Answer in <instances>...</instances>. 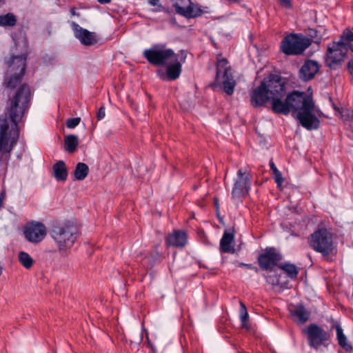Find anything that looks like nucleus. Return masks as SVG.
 <instances>
[{
	"label": "nucleus",
	"mask_w": 353,
	"mask_h": 353,
	"mask_svg": "<svg viewBox=\"0 0 353 353\" xmlns=\"http://www.w3.org/2000/svg\"><path fill=\"white\" fill-rule=\"evenodd\" d=\"M31 100V92L30 86L27 83L21 84L16 90L13 96L10 99L9 115L14 125L15 137L12 138L11 145L8 144L9 137L8 130V122L4 119L0 124V151L10 152L12 148V143L16 142L18 136V123L21 121L30 106Z\"/></svg>",
	"instance_id": "nucleus-1"
},
{
	"label": "nucleus",
	"mask_w": 353,
	"mask_h": 353,
	"mask_svg": "<svg viewBox=\"0 0 353 353\" xmlns=\"http://www.w3.org/2000/svg\"><path fill=\"white\" fill-rule=\"evenodd\" d=\"M314 103L312 98L304 92L294 90L286 95L285 101L279 97L272 99V110L276 114L288 115L290 111H302Z\"/></svg>",
	"instance_id": "nucleus-2"
},
{
	"label": "nucleus",
	"mask_w": 353,
	"mask_h": 353,
	"mask_svg": "<svg viewBox=\"0 0 353 353\" xmlns=\"http://www.w3.org/2000/svg\"><path fill=\"white\" fill-rule=\"evenodd\" d=\"M308 243L327 261H333L336 255L337 249L333 241L332 234L325 228L319 229L312 233L308 238Z\"/></svg>",
	"instance_id": "nucleus-3"
},
{
	"label": "nucleus",
	"mask_w": 353,
	"mask_h": 353,
	"mask_svg": "<svg viewBox=\"0 0 353 353\" xmlns=\"http://www.w3.org/2000/svg\"><path fill=\"white\" fill-rule=\"evenodd\" d=\"M27 53L19 55H12L6 61L8 74L3 81V85L8 88H15L19 85L25 74L26 69Z\"/></svg>",
	"instance_id": "nucleus-4"
},
{
	"label": "nucleus",
	"mask_w": 353,
	"mask_h": 353,
	"mask_svg": "<svg viewBox=\"0 0 353 353\" xmlns=\"http://www.w3.org/2000/svg\"><path fill=\"white\" fill-rule=\"evenodd\" d=\"M77 228L69 221L54 224L51 230V237L57 243L59 250L70 248L76 241Z\"/></svg>",
	"instance_id": "nucleus-5"
},
{
	"label": "nucleus",
	"mask_w": 353,
	"mask_h": 353,
	"mask_svg": "<svg viewBox=\"0 0 353 353\" xmlns=\"http://www.w3.org/2000/svg\"><path fill=\"white\" fill-rule=\"evenodd\" d=\"M176 53L171 48H168L165 43H157L143 52V57L152 65H165Z\"/></svg>",
	"instance_id": "nucleus-6"
},
{
	"label": "nucleus",
	"mask_w": 353,
	"mask_h": 353,
	"mask_svg": "<svg viewBox=\"0 0 353 353\" xmlns=\"http://www.w3.org/2000/svg\"><path fill=\"white\" fill-rule=\"evenodd\" d=\"M311 44V40L301 34H290L281 41V49L287 55L302 54Z\"/></svg>",
	"instance_id": "nucleus-7"
},
{
	"label": "nucleus",
	"mask_w": 353,
	"mask_h": 353,
	"mask_svg": "<svg viewBox=\"0 0 353 353\" xmlns=\"http://www.w3.org/2000/svg\"><path fill=\"white\" fill-rule=\"evenodd\" d=\"M302 333L307 336L308 345L315 350H319L321 345L327 347L328 345L330 334L315 323H311L304 327Z\"/></svg>",
	"instance_id": "nucleus-8"
},
{
	"label": "nucleus",
	"mask_w": 353,
	"mask_h": 353,
	"mask_svg": "<svg viewBox=\"0 0 353 353\" xmlns=\"http://www.w3.org/2000/svg\"><path fill=\"white\" fill-rule=\"evenodd\" d=\"M252 174L248 168H240L237 171L236 179L232 190L233 199L245 196L251 188Z\"/></svg>",
	"instance_id": "nucleus-9"
},
{
	"label": "nucleus",
	"mask_w": 353,
	"mask_h": 353,
	"mask_svg": "<svg viewBox=\"0 0 353 353\" xmlns=\"http://www.w3.org/2000/svg\"><path fill=\"white\" fill-rule=\"evenodd\" d=\"M318 112L314 103L307 105V107L296 114V119L299 123L307 130H317L320 126V120L316 116Z\"/></svg>",
	"instance_id": "nucleus-10"
},
{
	"label": "nucleus",
	"mask_w": 353,
	"mask_h": 353,
	"mask_svg": "<svg viewBox=\"0 0 353 353\" xmlns=\"http://www.w3.org/2000/svg\"><path fill=\"white\" fill-rule=\"evenodd\" d=\"M262 82L265 83V89L271 96V99L274 97L282 98L286 94V83L284 79L277 74H270L263 79Z\"/></svg>",
	"instance_id": "nucleus-11"
},
{
	"label": "nucleus",
	"mask_w": 353,
	"mask_h": 353,
	"mask_svg": "<svg viewBox=\"0 0 353 353\" xmlns=\"http://www.w3.org/2000/svg\"><path fill=\"white\" fill-rule=\"evenodd\" d=\"M23 233L28 241L37 243L45 238L46 228L42 223L32 221L26 225Z\"/></svg>",
	"instance_id": "nucleus-12"
},
{
	"label": "nucleus",
	"mask_w": 353,
	"mask_h": 353,
	"mask_svg": "<svg viewBox=\"0 0 353 353\" xmlns=\"http://www.w3.org/2000/svg\"><path fill=\"white\" fill-rule=\"evenodd\" d=\"M170 63L165 67V72L158 70V76L163 81H174L177 79L182 72V64L179 61L178 54H175L174 58H172L169 61Z\"/></svg>",
	"instance_id": "nucleus-13"
},
{
	"label": "nucleus",
	"mask_w": 353,
	"mask_h": 353,
	"mask_svg": "<svg viewBox=\"0 0 353 353\" xmlns=\"http://www.w3.org/2000/svg\"><path fill=\"white\" fill-rule=\"evenodd\" d=\"M281 260V254L275 252L273 248L266 249L258 257V263L262 270H272L278 265L277 263Z\"/></svg>",
	"instance_id": "nucleus-14"
},
{
	"label": "nucleus",
	"mask_w": 353,
	"mask_h": 353,
	"mask_svg": "<svg viewBox=\"0 0 353 353\" xmlns=\"http://www.w3.org/2000/svg\"><path fill=\"white\" fill-rule=\"evenodd\" d=\"M70 26L74 32V37L79 39L83 46H90L97 43L98 39L95 32H90L81 28L74 21H72Z\"/></svg>",
	"instance_id": "nucleus-15"
},
{
	"label": "nucleus",
	"mask_w": 353,
	"mask_h": 353,
	"mask_svg": "<svg viewBox=\"0 0 353 353\" xmlns=\"http://www.w3.org/2000/svg\"><path fill=\"white\" fill-rule=\"evenodd\" d=\"M347 53L344 50H338L327 46L325 54V65L332 70H336L339 68L344 61Z\"/></svg>",
	"instance_id": "nucleus-16"
},
{
	"label": "nucleus",
	"mask_w": 353,
	"mask_h": 353,
	"mask_svg": "<svg viewBox=\"0 0 353 353\" xmlns=\"http://www.w3.org/2000/svg\"><path fill=\"white\" fill-rule=\"evenodd\" d=\"M265 83L261 81L260 85L254 89L250 94V102L254 108L261 107L271 99V96L265 89Z\"/></svg>",
	"instance_id": "nucleus-17"
},
{
	"label": "nucleus",
	"mask_w": 353,
	"mask_h": 353,
	"mask_svg": "<svg viewBox=\"0 0 353 353\" xmlns=\"http://www.w3.org/2000/svg\"><path fill=\"white\" fill-rule=\"evenodd\" d=\"M319 70V63L313 60H307L299 70V78L307 81L312 79Z\"/></svg>",
	"instance_id": "nucleus-18"
},
{
	"label": "nucleus",
	"mask_w": 353,
	"mask_h": 353,
	"mask_svg": "<svg viewBox=\"0 0 353 353\" xmlns=\"http://www.w3.org/2000/svg\"><path fill=\"white\" fill-rule=\"evenodd\" d=\"M165 242L170 246L183 247L187 243V234L183 231H174L167 236Z\"/></svg>",
	"instance_id": "nucleus-19"
},
{
	"label": "nucleus",
	"mask_w": 353,
	"mask_h": 353,
	"mask_svg": "<svg viewBox=\"0 0 353 353\" xmlns=\"http://www.w3.org/2000/svg\"><path fill=\"white\" fill-rule=\"evenodd\" d=\"M290 312L294 321L300 325L306 323L310 316V312L302 305H298Z\"/></svg>",
	"instance_id": "nucleus-20"
},
{
	"label": "nucleus",
	"mask_w": 353,
	"mask_h": 353,
	"mask_svg": "<svg viewBox=\"0 0 353 353\" xmlns=\"http://www.w3.org/2000/svg\"><path fill=\"white\" fill-rule=\"evenodd\" d=\"M234 235L233 232L225 230L220 241V248L222 252L233 253L234 248L232 246L234 242Z\"/></svg>",
	"instance_id": "nucleus-21"
},
{
	"label": "nucleus",
	"mask_w": 353,
	"mask_h": 353,
	"mask_svg": "<svg viewBox=\"0 0 353 353\" xmlns=\"http://www.w3.org/2000/svg\"><path fill=\"white\" fill-rule=\"evenodd\" d=\"M332 328H335L336 332V339L339 345L346 352H351L352 346L348 343L346 336L343 334V330L341 326L336 323L332 326Z\"/></svg>",
	"instance_id": "nucleus-22"
},
{
	"label": "nucleus",
	"mask_w": 353,
	"mask_h": 353,
	"mask_svg": "<svg viewBox=\"0 0 353 353\" xmlns=\"http://www.w3.org/2000/svg\"><path fill=\"white\" fill-rule=\"evenodd\" d=\"M54 178L59 181H65L68 177V170L63 161H59L52 166Z\"/></svg>",
	"instance_id": "nucleus-23"
},
{
	"label": "nucleus",
	"mask_w": 353,
	"mask_h": 353,
	"mask_svg": "<svg viewBox=\"0 0 353 353\" xmlns=\"http://www.w3.org/2000/svg\"><path fill=\"white\" fill-rule=\"evenodd\" d=\"M231 73V68L228 65V61L225 58L219 59L216 64V79L229 75Z\"/></svg>",
	"instance_id": "nucleus-24"
},
{
	"label": "nucleus",
	"mask_w": 353,
	"mask_h": 353,
	"mask_svg": "<svg viewBox=\"0 0 353 353\" xmlns=\"http://www.w3.org/2000/svg\"><path fill=\"white\" fill-rule=\"evenodd\" d=\"M222 79L223 88L224 92L228 94L232 95L234 92V87L236 86V81L232 74L221 77Z\"/></svg>",
	"instance_id": "nucleus-25"
},
{
	"label": "nucleus",
	"mask_w": 353,
	"mask_h": 353,
	"mask_svg": "<svg viewBox=\"0 0 353 353\" xmlns=\"http://www.w3.org/2000/svg\"><path fill=\"white\" fill-rule=\"evenodd\" d=\"M79 145L78 137L74 134H68L65 137L64 147L68 152L72 153L76 151Z\"/></svg>",
	"instance_id": "nucleus-26"
},
{
	"label": "nucleus",
	"mask_w": 353,
	"mask_h": 353,
	"mask_svg": "<svg viewBox=\"0 0 353 353\" xmlns=\"http://www.w3.org/2000/svg\"><path fill=\"white\" fill-rule=\"evenodd\" d=\"M278 267L283 270L291 279H295L299 274L297 267L292 263H285L278 265Z\"/></svg>",
	"instance_id": "nucleus-27"
},
{
	"label": "nucleus",
	"mask_w": 353,
	"mask_h": 353,
	"mask_svg": "<svg viewBox=\"0 0 353 353\" xmlns=\"http://www.w3.org/2000/svg\"><path fill=\"white\" fill-rule=\"evenodd\" d=\"M89 168L84 163H78L74 171V175L77 180L82 181L88 174Z\"/></svg>",
	"instance_id": "nucleus-28"
},
{
	"label": "nucleus",
	"mask_w": 353,
	"mask_h": 353,
	"mask_svg": "<svg viewBox=\"0 0 353 353\" xmlns=\"http://www.w3.org/2000/svg\"><path fill=\"white\" fill-rule=\"evenodd\" d=\"M18 259L20 263L26 269H30L34 263V260L30 254L23 251H21L19 253Z\"/></svg>",
	"instance_id": "nucleus-29"
},
{
	"label": "nucleus",
	"mask_w": 353,
	"mask_h": 353,
	"mask_svg": "<svg viewBox=\"0 0 353 353\" xmlns=\"http://www.w3.org/2000/svg\"><path fill=\"white\" fill-rule=\"evenodd\" d=\"M240 319L241 322V327L249 330L250 329V325L248 323L249 315L245 305L243 302H240Z\"/></svg>",
	"instance_id": "nucleus-30"
},
{
	"label": "nucleus",
	"mask_w": 353,
	"mask_h": 353,
	"mask_svg": "<svg viewBox=\"0 0 353 353\" xmlns=\"http://www.w3.org/2000/svg\"><path fill=\"white\" fill-rule=\"evenodd\" d=\"M16 22V17L12 13L0 15V26H14Z\"/></svg>",
	"instance_id": "nucleus-31"
},
{
	"label": "nucleus",
	"mask_w": 353,
	"mask_h": 353,
	"mask_svg": "<svg viewBox=\"0 0 353 353\" xmlns=\"http://www.w3.org/2000/svg\"><path fill=\"white\" fill-rule=\"evenodd\" d=\"M270 169L272 170L274 178L278 186H281L283 182V178L281 172L276 168L272 161L270 162Z\"/></svg>",
	"instance_id": "nucleus-32"
},
{
	"label": "nucleus",
	"mask_w": 353,
	"mask_h": 353,
	"mask_svg": "<svg viewBox=\"0 0 353 353\" xmlns=\"http://www.w3.org/2000/svg\"><path fill=\"white\" fill-rule=\"evenodd\" d=\"M347 46L348 43L347 41L344 38H343V34H341L339 41L333 42L331 46L330 45V47H332L333 48L345 50V53H347Z\"/></svg>",
	"instance_id": "nucleus-33"
},
{
	"label": "nucleus",
	"mask_w": 353,
	"mask_h": 353,
	"mask_svg": "<svg viewBox=\"0 0 353 353\" xmlns=\"http://www.w3.org/2000/svg\"><path fill=\"white\" fill-rule=\"evenodd\" d=\"M340 113L345 121H353V109H343Z\"/></svg>",
	"instance_id": "nucleus-34"
},
{
	"label": "nucleus",
	"mask_w": 353,
	"mask_h": 353,
	"mask_svg": "<svg viewBox=\"0 0 353 353\" xmlns=\"http://www.w3.org/2000/svg\"><path fill=\"white\" fill-rule=\"evenodd\" d=\"M159 254L153 253L150 256H145L142 261V265H145L146 264H152L157 259Z\"/></svg>",
	"instance_id": "nucleus-35"
},
{
	"label": "nucleus",
	"mask_w": 353,
	"mask_h": 353,
	"mask_svg": "<svg viewBox=\"0 0 353 353\" xmlns=\"http://www.w3.org/2000/svg\"><path fill=\"white\" fill-rule=\"evenodd\" d=\"M80 121L81 119L79 117L68 119L66 121V126L70 129L74 128L79 124Z\"/></svg>",
	"instance_id": "nucleus-36"
},
{
	"label": "nucleus",
	"mask_w": 353,
	"mask_h": 353,
	"mask_svg": "<svg viewBox=\"0 0 353 353\" xmlns=\"http://www.w3.org/2000/svg\"><path fill=\"white\" fill-rule=\"evenodd\" d=\"M343 38H344L347 43L353 42V32L349 29H345L343 32Z\"/></svg>",
	"instance_id": "nucleus-37"
},
{
	"label": "nucleus",
	"mask_w": 353,
	"mask_h": 353,
	"mask_svg": "<svg viewBox=\"0 0 353 353\" xmlns=\"http://www.w3.org/2000/svg\"><path fill=\"white\" fill-rule=\"evenodd\" d=\"M318 33H319L318 30H316V29H313V28H310L308 30V32H307L308 35L310 37L317 39L315 41L316 43H319L321 41V37H319Z\"/></svg>",
	"instance_id": "nucleus-38"
},
{
	"label": "nucleus",
	"mask_w": 353,
	"mask_h": 353,
	"mask_svg": "<svg viewBox=\"0 0 353 353\" xmlns=\"http://www.w3.org/2000/svg\"><path fill=\"white\" fill-rule=\"evenodd\" d=\"M281 6L290 9L292 8V0H279Z\"/></svg>",
	"instance_id": "nucleus-39"
},
{
	"label": "nucleus",
	"mask_w": 353,
	"mask_h": 353,
	"mask_svg": "<svg viewBox=\"0 0 353 353\" xmlns=\"http://www.w3.org/2000/svg\"><path fill=\"white\" fill-rule=\"evenodd\" d=\"M239 267H241V268H246L248 269H250V270H254L255 272H258L259 270L255 266H253L252 264H248V263H239V265H238Z\"/></svg>",
	"instance_id": "nucleus-40"
},
{
	"label": "nucleus",
	"mask_w": 353,
	"mask_h": 353,
	"mask_svg": "<svg viewBox=\"0 0 353 353\" xmlns=\"http://www.w3.org/2000/svg\"><path fill=\"white\" fill-rule=\"evenodd\" d=\"M105 115V108L103 106L101 107L97 112V117L98 120H101L104 118Z\"/></svg>",
	"instance_id": "nucleus-41"
},
{
	"label": "nucleus",
	"mask_w": 353,
	"mask_h": 353,
	"mask_svg": "<svg viewBox=\"0 0 353 353\" xmlns=\"http://www.w3.org/2000/svg\"><path fill=\"white\" fill-rule=\"evenodd\" d=\"M6 190H3L0 193V209L3 208V203L6 199Z\"/></svg>",
	"instance_id": "nucleus-42"
},
{
	"label": "nucleus",
	"mask_w": 353,
	"mask_h": 353,
	"mask_svg": "<svg viewBox=\"0 0 353 353\" xmlns=\"http://www.w3.org/2000/svg\"><path fill=\"white\" fill-rule=\"evenodd\" d=\"M148 3L153 6L159 5L160 0H148Z\"/></svg>",
	"instance_id": "nucleus-43"
},
{
	"label": "nucleus",
	"mask_w": 353,
	"mask_h": 353,
	"mask_svg": "<svg viewBox=\"0 0 353 353\" xmlns=\"http://www.w3.org/2000/svg\"><path fill=\"white\" fill-rule=\"evenodd\" d=\"M347 67L350 70L351 74L353 76V60L348 62Z\"/></svg>",
	"instance_id": "nucleus-44"
},
{
	"label": "nucleus",
	"mask_w": 353,
	"mask_h": 353,
	"mask_svg": "<svg viewBox=\"0 0 353 353\" xmlns=\"http://www.w3.org/2000/svg\"><path fill=\"white\" fill-rule=\"evenodd\" d=\"M70 14L72 16L80 17V14L76 12V9L74 8H72L70 9Z\"/></svg>",
	"instance_id": "nucleus-45"
},
{
	"label": "nucleus",
	"mask_w": 353,
	"mask_h": 353,
	"mask_svg": "<svg viewBox=\"0 0 353 353\" xmlns=\"http://www.w3.org/2000/svg\"><path fill=\"white\" fill-rule=\"evenodd\" d=\"M157 6V8L155 10H154V11L159 12V11L165 10V8L162 5L159 4Z\"/></svg>",
	"instance_id": "nucleus-46"
},
{
	"label": "nucleus",
	"mask_w": 353,
	"mask_h": 353,
	"mask_svg": "<svg viewBox=\"0 0 353 353\" xmlns=\"http://www.w3.org/2000/svg\"><path fill=\"white\" fill-rule=\"evenodd\" d=\"M101 4H106L110 3L111 0H97Z\"/></svg>",
	"instance_id": "nucleus-47"
},
{
	"label": "nucleus",
	"mask_w": 353,
	"mask_h": 353,
	"mask_svg": "<svg viewBox=\"0 0 353 353\" xmlns=\"http://www.w3.org/2000/svg\"><path fill=\"white\" fill-rule=\"evenodd\" d=\"M350 49L353 52V43H349L347 46V50Z\"/></svg>",
	"instance_id": "nucleus-48"
},
{
	"label": "nucleus",
	"mask_w": 353,
	"mask_h": 353,
	"mask_svg": "<svg viewBox=\"0 0 353 353\" xmlns=\"http://www.w3.org/2000/svg\"><path fill=\"white\" fill-rule=\"evenodd\" d=\"M272 285H277V284H279V281H278V279H276V281H272Z\"/></svg>",
	"instance_id": "nucleus-49"
},
{
	"label": "nucleus",
	"mask_w": 353,
	"mask_h": 353,
	"mask_svg": "<svg viewBox=\"0 0 353 353\" xmlns=\"http://www.w3.org/2000/svg\"><path fill=\"white\" fill-rule=\"evenodd\" d=\"M231 3H239V0H228Z\"/></svg>",
	"instance_id": "nucleus-50"
},
{
	"label": "nucleus",
	"mask_w": 353,
	"mask_h": 353,
	"mask_svg": "<svg viewBox=\"0 0 353 353\" xmlns=\"http://www.w3.org/2000/svg\"><path fill=\"white\" fill-rule=\"evenodd\" d=\"M5 0H0V3H5Z\"/></svg>",
	"instance_id": "nucleus-51"
},
{
	"label": "nucleus",
	"mask_w": 353,
	"mask_h": 353,
	"mask_svg": "<svg viewBox=\"0 0 353 353\" xmlns=\"http://www.w3.org/2000/svg\"><path fill=\"white\" fill-rule=\"evenodd\" d=\"M215 204H216V208H218V203H217V201H216V202H215Z\"/></svg>",
	"instance_id": "nucleus-52"
}]
</instances>
